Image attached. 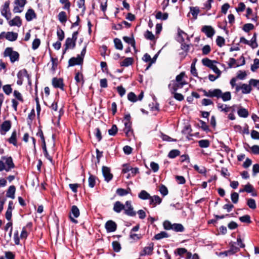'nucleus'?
I'll return each instance as SVG.
<instances>
[{
  "mask_svg": "<svg viewBox=\"0 0 259 259\" xmlns=\"http://www.w3.org/2000/svg\"><path fill=\"white\" fill-rule=\"evenodd\" d=\"M204 96L213 98L215 97L217 99H222L224 102H227L231 99V94L230 92H226L223 93L221 90L215 89L213 90H210L208 92L204 90Z\"/></svg>",
  "mask_w": 259,
  "mask_h": 259,
  "instance_id": "obj_1",
  "label": "nucleus"
},
{
  "mask_svg": "<svg viewBox=\"0 0 259 259\" xmlns=\"http://www.w3.org/2000/svg\"><path fill=\"white\" fill-rule=\"evenodd\" d=\"M185 76V73L184 72H181L176 76L175 80L171 81L168 84L169 89L172 91V92H175L178 89L182 88L184 85L187 84V81L184 79Z\"/></svg>",
  "mask_w": 259,
  "mask_h": 259,
  "instance_id": "obj_2",
  "label": "nucleus"
},
{
  "mask_svg": "<svg viewBox=\"0 0 259 259\" xmlns=\"http://www.w3.org/2000/svg\"><path fill=\"white\" fill-rule=\"evenodd\" d=\"M15 167L11 157L3 156L0 160V171H9Z\"/></svg>",
  "mask_w": 259,
  "mask_h": 259,
  "instance_id": "obj_3",
  "label": "nucleus"
},
{
  "mask_svg": "<svg viewBox=\"0 0 259 259\" xmlns=\"http://www.w3.org/2000/svg\"><path fill=\"white\" fill-rule=\"evenodd\" d=\"M163 226L165 230H172L176 232H183L185 230V228L182 224L179 223L171 224L168 220L163 222Z\"/></svg>",
  "mask_w": 259,
  "mask_h": 259,
  "instance_id": "obj_4",
  "label": "nucleus"
},
{
  "mask_svg": "<svg viewBox=\"0 0 259 259\" xmlns=\"http://www.w3.org/2000/svg\"><path fill=\"white\" fill-rule=\"evenodd\" d=\"M78 34V31H75L72 34V38L68 37L66 39L63 54H64L68 49H72L75 48Z\"/></svg>",
  "mask_w": 259,
  "mask_h": 259,
  "instance_id": "obj_5",
  "label": "nucleus"
},
{
  "mask_svg": "<svg viewBox=\"0 0 259 259\" xmlns=\"http://www.w3.org/2000/svg\"><path fill=\"white\" fill-rule=\"evenodd\" d=\"M4 55L5 57H9L12 63L18 61L19 58V53L13 51L12 48H7L5 50Z\"/></svg>",
  "mask_w": 259,
  "mask_h": 259,
  "instance_id": "obj_6",
  "label": "nucleus"
},
{
  "mask_svg": "<svg viewBox=\"0 0 259 259\" xmlns=\"http://www.w3.org/2000/svg\"><path fill=\"white\" fill-rule=\"evenodd\" d=\"M10 4V1H6L1 9L2 15L7 20H9L11 17V13L9 7Z\"/></svg>",
  "mask_w": 259,
  "mask_h": 259,
  "instance_id": "obj_7",
  "label": "nucleus"
},
{
  "mask_svg": "<svg viewBox=\"0 0 259 259\" xmlns=\"http://www.w3.org/2000/svg\"><path fill=\"white\" fill-rule=\"evenodd\" d=\"M252 85L249 84L243 83L241 85H236L235 88L236 92H238L240 90L242 91V93L244 94H247L251 91Z\"/></svg>",
  "mask_w": 259,
  "mask_h": 259,
  "instance_id": "obj_8",
  "label": "nucleus"
},
{
  "mask_svg": "<svg viewBox=\"0 0 259 259\" xmlns=\"http://www.w3.org/2000/svg\"><path fill=\"white\" fill-rule=\"evenodd\" d=\"M124 213L129 216L134 217L135 216L136 213L134 211V208L132 205L131 201H126L125 204Z\"/></svg>",
  "mask_w": 259,
  "mask_h": 259,
  "instance_id": "obj_9",
  "label": "nucleus"
},
{
  "mask_svg": "<svg viewBox=\"0 0 259 259\" xmlns=\"http://www.w3.org/2000/svg\"><path fill=\"white\" fill-rule=\"evenodd\" d=\"M79 214V210L78 207L75 205L72 206L69 216L71 221L74 223H77V221L74 218H77Z\"/></svg>",
  "mask_w": 259,
  "mask_h": 259,
  "instance_id": "obj_10",
  "label": "nucleus"
},
{
  "mask_svg": "<svg viewBox=\"0 0 259 259\" xmlns=\"http://www.w3.org/2000/svg\"><path fill=\"white\" fill-rule=\"evenodd\" d=\"M102 170L105 181L107 182L110 181L113 178V175L110 172V168L107 166H103Z\"/></svg>",
  "mask_w": 259,
  "mask_h": 259,
  "instance_id": "obj_11",
  "label": "nucleus"
},
{
  "mask_svg": "<svg viewBox=\"0 0 259 259\" xmlns=\"http://www.w3.org/2000/svg\"><path fill=\"white\" fill-rule=\"evenodd\" d=\"M83 63L82 57L80 55H77L76 57H72L69 60V66H72L75 65H80Z\"/></svg>",
  "mask_w": 259,
  "mask_h": 259,
  "instance_id": "obj_12",
  "label": "nucleus"
},
{
  "mask_svg": "<svg viewBox=\"0 0 259 259\" xmlns=\"http://www.w3.org/2000/svg\"><path fill=\"white\" fill-rule=\"evenodd\" d=\"M201 31L204 33L208 37H212L215 33L214 29L211 26L205 25Z\"/></svg>",
  "mask_w": 259,
  "mask_h": 259,
  "instance_id": "obj_13",
  "label": "nucleus"
},
{
  "mask_svg": "<svg viewBox=\"0 0 259 259\" xmlns=\"http://www.w3.org/2000/svg\"><path fill=\"white\" fill-rule=\"evenodd\" d=\"M162 202L161 198L158 195L151 196L149 199V204L152 207H155L157 205L160 204Z\"/></svg>",
  "mask_w": 259,
  "mask_h": 259,
  "instance_id": "obj_14",
  "label": "nucleus"
},
{
  "mask_svg": "<svg viewBox=\"0 0 259 259\" xmlns=\"http://www.w3.org/2000/svg\"><path fill=\"white\" fill-rule=\"evenodd\" d=\"M117 225L112 221H108L105 224V228L108 232H114L116 229Z\"/></svg>",
  "mask_w": 259,
  "mask_h": 259,
  "instance_id": "obj_15",
  "label": "nucleus"
},
{
  "mask_svg": "<svg viewBox=\"0 0 259 259\" xmlns=\"http://www.w3.org/2000/svg\"><path fill=\"white\" fill-rule=\"evenodd\" d=\"M52 84L54 87L56 88H60L63 90V81L61 78H53L52 79Z\"/></svg>",
  "mask_w": 259,
  "mask_h": 259,
  "instance_id": "obj_16",
  "label": "nucleus"
},
{
  "mask_svg": "<svg viewBox=\"0 0 259 259\" xmlns=\"http://www.w3.org/2000/svg\"><path fill=\"white\" fill-rule=\"evenodd\" d=\"M153 250V244L150 243L148 246L144 248L143 251L141 252L140 255L142 256L146 255H150L152 254Z\"/></svg>",
  "mask_w": 259,
  "mask_h": 259,
  "instance_id": "obj_17",
  "label": "nucleus"
},
{
  "mask_svg": "<svg viewBox=\"0 0 259 259\" xmlns=\"http://www.w3.org/2000/svg\"><path fill=\"white\" fill-rule=\"evenodd\" d=\"M125 205L120 201H116L114 204L113 210L117 213H120L122 210H124Z\"/></svg>",
  "mask_w": 259,
  "mask_h": 259,
  "instance_id": "obj_18",
  "label": "nucleus"
},
{
  "mask_svg": "<svg viewBox=\"0 0 259 259\" xmlns=\"http://www.w3.org/2000/svg\"><path fill=\"white\" fill-rule=\"evenodd\" d=\"M9 24L11 26H17L20 27L22 24L20 17L19 16H16L9 22Z\"/></svg>",
  "mask_w": 259,
  "mask_h": 259,
  "instance_id": "obj_19",
  "label": "nucleus"
},
{
  "mask_svg": "<svg viewBox=\"0 0 259 259\" xmlns=\"http://www.w3.org/2000/svg\"><path fill=\"white\" fill-rule=\"evenodd\" d=\"M202 62L204 66H207L211 69L213 67H214L215 65V64L217 63L216 61L211 60L208 58L202 59Z\"/></svg>",
  "mask_w": 259,
  "mask_h": 259,
  "instance_id": "obj_20",
  "label": "nucleus"
},
{
  "mask_svg": "<svg viewBox=\"0 0 259 259\" xmlns=\"http://www.w3.org/2000/svg\"><path fill=\"white\" fill-rule=\"evenodd\" d=\"M36 15L33 10L30 9H29L25 14V18L27 21H30L33 19L35 18Z\"/></svg>",
  "mask_w": 259,
  "mask_h": 259,
  "instance_id": "obj_21",
  "label": "nucleus"
},
{
  "mask_svg": "<svg viewBox=\"0 0 259 259\" xmlns=\"http://www.w3.org/2000/svg\"><path fill=\"white\" fill-rule=\"evenodd\" d=\"M16 188L14 185L10 186L7 191L6 196L8 198L12 199L15 198V193Z\"/></svg>",
  "mask_w": 259,
  "mask_h": 259,
  "instance_id": "obj_22",
  "label": "nucleus"
},
{
  "mask_svg": "<svg viewBox=\"0 0 259 259\" xmlns=\"http://www.w3.org/2000/svg\"><path fill=\"white\" fill-rule=\"evenodd\" d=\"M18 33L14 32H8L6 33V38L11 41H14L17 39Z\"/></svg>",
  "mask_w": 259,
  "mask_h": 259,
  "instance_id": "obj_23",
  "label": "nucleus"
},
{
  "mask_svg": "<svg viewBox=\"0 0 259 259\" xmlns=\"http://www.w3.org/2000/svg\"><path fill=\"white\" fill-rule=\"evenodd\" d=\"M134 62V59L131 57L126 58L124 60L120 62V65L123 67H128L133 64Z\"/></svg>",
  "mask_w": 259,
  "mask_h": 259,
  "instance_id": "obj_24",
  "label": "nucleus"
},
{
  "mask_svg": "<svg viewBox=\"0 0 259 259\" xmlns=\"http://www.w3.org/2000/svg\"><path fill=\"white\" fill-rule=\"evenodd\" d=\"M217 107L219 110L222 112L225 113L228 112L231 108V107L228 106L226 104H224L221 103L217 104Z\"/></svg>",
  "mask_w": 259,
  "mask_h": 259,
  "instance_id": "obj_25",
  "label": "nucleus"
},
{
  "mask_svg": "<svg viewBox=\"0 0 259 259\" xmlns=\"http://www.w3.org/2000/svg\"><path fill=\"white\" fill-rule=\"evenodd\" d=\"M11 127V123L10 121H5L1 125V130L5 132V133L9 131Z\"/></svg>",
  "mask_w": 259,
  "mask_h": 259,
  "instance_id": "obj_26",
  "label": "nucleus"
},
{
  "mask_svg": "<svg viewBox=\"0 0 259 259\" xmlns=\"http://www.w3.org/2000/svg\"><path fill=\"white\" fill-rule=\"evenodd\" d=\"M138 197L142 200L150 199V195L145 190H142L138 194Z\"/></svg>",
  "mask_w": 259,
  "mask_h": 259,
  "instance_id": "obj_27",
  "label": "nucleus"
},
{
  "mask_svg": "<svg viewBox=\"0 0 259 259\" xmlns=\"http://www.w3.org/2000/svg\"><path fill=\"white\" fill-rule=\"evenodd\" d=\"M123 39L125 42L127 43L129 45H131L134 48H135L136 42L133 36H124L123 37Z\"/></svg>",
  "mask_w": 259,
  "mask_h": 259,
  "instance_id": "obj_28",
  "label": "nucleus"
},
{
  "mask_svg": "<svg viewBox=\"0 0 259 259\" xmlns=\"http://www.w3.org/2000/svg\"><path fill=\"white\" fill-rule=\"evenodd\" d=\"M131 122H124L125 127L124 128V132L127 136H128L132 133L131 131Z\"/></svg>",
  "mask_w": 259,
  "mask_h": 259,
  "instance_id": "obj_29",
  "label": "nucleus"
},
{
  "mask_svg": "<svg viewBox=\"0 0 259 259\" xmlns=\"http://www.w3.org/2000/svg\"><path fill=\"white\" fill-rule=\"evenodd\" d=\"M58 19L61 23H65L67 20V15L65 12H60L58 15Z\"/></svg>",
  "mask_w": 259,
  "mask_h": 259,
  "instance_id": "obj_30",
  "label": "nucleus"
},
{
  "mask_svg": "<svg viewBox=\"0 0 259 259\" xmlns=\"http://www.w3.org/2000/svg\"><path fill=\"white\" fill-rule=\"evenodd\" d=\"M193 167L194 169L199 174L205 175L206 172V168L202 165L198 166V165L195 164L193 166Z\"/></svg>",
  "mask_w": 259,
  "mask_h": 259,
  "instance_id": "obj_31",
  "label": "nucleus"
},
{
  "mask_svg": "<svg viewBox=\"0 0 259 259\" xmlns=\"http://www.w3.org/2000/svg\"><path fill=\"white\" fill-rule=\"evenodd\" d=\"M130 191H131V189L129 188L127 190L122 188H118L116 190V193L120 196H123L128 194Z\"/></svg>",
  "mask_w": 259,
  "mask_h": 259,
  "instance_id": "obj_32",
  "label": "nucleus"
},
{
  "mask_svg": "<svg viewBox=\"0 0 259 259\" xmlns=\"http://www.w3.org/2000/svg\"><path fill=\"white\" fill-rule=\"evenodd\" d=\"M239 250V248L238 247L232 245L230 249L229 250L225 252L224 253L226 254V255H232L237 252Z\"/></svg>",
  "mask_w": 259,
  "mask_h": 259,
  "instance_id": "obj_33",
  "label": "nucleus"
},
{
  "mask_svg": "<svg viewBox=\"0 0 259 259\" xmlns=\"http://www.w3.org/2000/svg\"><path fill=\"white\" fill-rule=\"evenodd\" d=\"M155 17L157 19H161L162 20H165L168 18V14L166 13H162L160 11L157 12Z\"/></svg>",
  "mask_w": 259,
  "mask_h": 259,
  "instance_id": "obj_34",
  "label": "nucleus"
},
{
  "mask_svg": "<svg viewBox=\"0 0 259 259\" xmlns=\"http://www.w3.org/2000/svg\"><path fill=\"white\" fill-rule=\"evenodd\" d=\"M89 174L90 177L88 180L89 186L91 188H93L96 185V177L95 176H93L90 174Z\"/></svg>",
  "mask_w": 259,
  "mask_h": 259,
  "instance_id": "obj_35",
  "label": "nucleus"
},
{
  "mask_svg": "<svg viewBox=\"0 0 259 259\" xmlns=\"http://www.w3.org/2000/svg\"><path fill=\"white\" fill-rule=\"evenodd\" d=\"M16 132L13 131L11 137L9 139L8 141L10 143L13 144L15 146L17 145V139H16Z\"/></svg>",
  "mask_w": 259,
  "mask_h": 259,
  "instance_id": "obj_36",
  "label": "nucleus"
},
{
  "mask_svg": "<svg viewBox=\"0 0 259 259\" xmlns=\"http://www.w3.org/2000/svg\"><path fill=\"white\" fill-rule=\"evenodd\" d=\"M247 205L250 208L252 209H254L256 207L255 201L252 198H249L247 200Z\"/></svg>",
  "mask_w": 259,
  "mask_h": 259,
  "instance_id": "obj_37",
  "label": "nucleus"
},
{
  "mask_svg": "<svg viewBox=\"0 0 259 259\" xmlns=\"http://www.w3.org/2000/svg\"><path fill=\"white\" fill-rule=\"evenodd\" d=\"M238 114L240 117L246 118L248 116V112L245 108H240L238 110Z\"/></svg>",
  "mask_w": 259,
  "mask_h": 259,
  "instance_id": "obj_38",
  "label": "nucleus"
},
{
  "mask_svg": "<svg viewBox=\"0 0 259 259\" xmlns=\"http://www.w3.org/2000/svg\"><path fill=\"white\" fill-rule=\"evenodd\" d=\"M51 71L53 72H54L57 67L58 66V59L57 58H54L51 57Z\"/></svg>",
  "mask_w": 259,
  "mask_h": 259,
  "instance_id": "obj_39",
  "label": "nucleus"
},
{
  "mask_svg": "<svg viewBox=\"0 0 259 259\" xmlns=\"http://www.w3.org/2000/svg\"><path fill=\"white\" fill-rule=\"evenodd\" d=\"M168 237V234L164 231H162L159 233L156 234L154 236V238L156 240H160L163 238H167Z\"/></svg>",
  "mask_w": 259,
  "mask_h": 259,
  "instance_id": "obj_40",
  "label": "nucleus"
},
{
  "mask_svg": "<svg viewBox=\"0 0 259 259\" xmlns=\"http://www.w3.org/2000/svg\"><path fill=\"white\" fill-rule=\"evenodd\" d=\"M199 146L201 148H207L210 145V142L208 140H201L198 141Z\"/></svg>",
  "mask_w": 259,
  "mask_h": 259,
  "instance_id": "obj_41",
  "label": "nucleus"
},
{
  "mask_svg": "<svg viewBox=\"0 0 259 259\" xmlns=\"http://www.w3.org/2000/svg\"><path fill=\"white\" fill-rule=\"evenodd\" d=\"M199 12L200 11L198 7H192L190 8V12L195 19H197V15Z\"/></svg>",
  "mask_w": 259,
  "mask_h": 259,
  "instance_id": "obj_42",
  "label": "nucleus"
},
{
  "mask_svg": "<svg viewBox=\"0 0 259 259\" xmlns=\"http://www.w3.org/2000/svg\"><path fill=\"white\" fill-rule=\"evenodd\" d=\"M180 154V151L179 150L174 149L171 150L168 154V156L170 158H174L176 157L177 156H179Z\"/></svg>",
  "mask_w": 259,
  "mask_h": 259,
  "instance_id": "obj_43",
  "label": "nucleus"
},
{
  "mask_svg": "<svg viewBox=\"0 0 259 259\" xmlns=\"http://www.w3.org/2000/svg\"><path fill=\"white\" fill-rule=\"evenodd\" d=\"M114 42L116 49L120 50H122L123 49V46L121 40L119 38H116L114 39Z\"/></svg>",
  "mask_w": 259,
  "mask_h": 259,
  "instance_id": "obj_44",
  "label": "nucleus"
},
{
  "mask_svg": "<svg viewBox=\"0 0 259 259\" xmlns=\"http://www.w3.org/2000/svg\"><path fill=\"white\" fill-rule=\"evenodd\" d=\"M250 41L249 46H251L253 49L257 47V44L256 42V33H254L253 37Z\"/></svg>",
  "mask_w": 259,
  "mask_h": 259,
  "instance_id": "obj_45",
  "label": "nucleus"
},
{
  "mask_svg": "<svg viewBox=\"0 0 259 259\" xmlns=\"http://www.w3.org/2000/svg\"><path fill=\"white\" fill-rule=\"evenodd\" d=\"M24 76L29 78V75L25 69L20 71L17 74V77L18 79H23V78Z\"/></svg>",
  "mask_w": 259,
  "mask_h": 259,
  "instance_id": "obj_46",
  "label": "nucleus"
},
{
  "mask_svg": "<svg viewBox=\"0 0 259 259\" xmlns=\"http://www.w3.org/2000/svg\"><path fill=\"white\" fill-rule=\"evenodd\" d=\"M3 89L4 93L7 95H10L12 92V88L10 84H6L4 85Z\"/></svg>",
  "mask_w": 259,
  "mask_h": 259,
  "instance_id": "obj_47",
  "label": "nucleus"
},
{
  "mask_svg": "<svg viewBox=\"0 0 259 259\" xmlns=\"http://www.w3.org/2000/svg\"><path fill=\"white\" fill-rule=\"evenodd\" d=\"M159 191L163 196H165L168 194V189L167 188L163 185H161L159 186Z\"/></svg>",
  "mask_w": 259,
  "mask_h": 259,
  "instance_id": "obj_48",
  "label": "nucleus"
},
{
  "mask_svg": "<svg viewBox=\"0 0 259 259\" xmlns=\"http://www.w3.org/2000/svg\"><path fill=\"white\" fill-rule=\"evenodd\" d=\"M127 99L132 102H136L138 101L137 96L133 92H130L128 94Z\"/></svg>",
  "mask_w": 259,
  "mask_h": 259,
  "instance_id": "obj_49",
  "label": "nucleus"
},
{
  "mask_svg": "<svg viewBox=\"0 0 259 259\" xmlns=\"http://www.w3.org/2000/svg\"><path fill=\"white\" fill-rule=\"evenodd\" d=\"M113 249L114 251L118 252H119L121 249L120 244L117 241H113L112 243Z\"/></svg>",
  "mask_w": 259,
  "mask_h": 259,
  "instance_id": "obj_50",
  "label": "nucleus"
},
{
  "mask_svg": "<svg viewBox=\"0 0 259 259\" xmlns=\"http://www.w3.org/2000/svg\"><path fill=\"white\" fill-rule=\"evenodd\" d=\"M118 131L117 126L115 124H113L112 127L108 130V134L110 136H114L116 135Z\"/></svg>",
  "mask_w": 259,
  "mask_h": 259,
  "instance_id": "obj_51",
  "label": "nucleus"
},
{
  "mask_svg": "<svg viewBox=\"0 0 259 259\" xmlns=\"http://www.w3.org/2000/svg\"><path fill=\"white\" fill-rule=\"evenodd\" d=\"M239 220L242 223H250V217L249 215L246 214L239 218Z\"/></svg>",
  "mask_w": 259,
  "mask_h": 259,
  "instance_id": "obj_52",
  "label": "nucleus"
},
{
  "mask_svg": "<svg viewBox=\"0 0 259 259\" xmlns=\"http://www.w3.org/2000/svg\"><path fill=\"white\" fill-rule=\"evenodd\" d=\"M249 84L259 91V80L251 79L249 81Z\"/></svg>",
  "mask_w": 259,
  "mask_h": 259,
  "instance_id": "obj_53",
  "label": "nucleus"
},
{
  "mask_svg": "<svg viewBox=\"0 0 259 259\" xmlns=\"http://www.w3.org/2000/svg\"><path fill=\"white\" fill-rule=\"evenodd\" d=\"M231 199L233 203H237L238 201L239 194L236 192H233L231 195Z\"/></svg>",
  "mask_w": 259,
  "mask_h": 259,
  "instance_id": "obj_54",
  "label": "nucleus"
},
{
  "mask_svg": "<svg viewBox=\"0 0 259 259\" xmlns=\"http://www.w3.org/2000/svg\"><path fill=\"white\" fill-rule=\"evenodd\" d=\"M225 42V39L223 37L220 36H218L217 37L216 39V43L219 47H222L223 45H224Z\"/></svg>",
  "mask_w": 259,
  "mask_h": 259,
  "instance_id": "obj_55",
  "label": "nucleus"
},
{
  "mask_svg": "<svg viewBox=\"0 0 259 259\" xmlns=\"http://www.w3.org/2000/svg\"><path fill=\"white\" fill-rule=\"evenodd\" d=\"M258 68H259V59H255L253 61V64L251 65V70L252 71L254 72Z\"/></svg>",
  "mask_w": 259,
  "mask_h": 259,
  "instance_id": "obj_56",
  "label": "nucleus"
},
{
  "mask_svg": "<svg viewBox=\"0 0 259 259\" xmlns=\"http://www.w3.org/2000/svg\"><path fill=\"white\" fill-rule=\"evenodd\" d=\"M40 44V40L39 38H35L32 42V49L34 50L37 49Z\"/></svg>",
  "mask_w": 259,
  "mask_h": 259,
  "instance_id": "obj_57",
  "label": "nucleus"
},
{
  "mask_svg": "<svg viewBox=\"0 0 259 259\" xmlns=\"http://www.w3.org/2000/svg\"><path fill=\"white\" fill-rule=\"evenodd\" d=\"M144 36L146 39L151 40H153L155 38V36L153 35V34L152 33V32H151L149 30H147L146 31V32L145 33V34H144Z\"/></svg>",
  "mask_w": 259,
  "mask_h": 259,
  "instance_id": "obj_58",
  "label": "nucleus"
},
{
  "mask_svg": "<svg viewBox=\"0 0 259 259\" xmlns=\"http://www.w3.org/2000/svg\"><path fill=\"white\" fill-rule=\"evenodd\" d=\"M253 28H254V26L252 24L247 23V24H245L243 26V30L244 31L248 32L250 30H252Z\"/></svg>",
  "mask_w": 259,
  "mask_h": 259,
  "instance_id": "obj_59",
  "label": "nucleus"
},
{
  "mask_svg": "<svg viewBox=\"0 0 259 259\" xmlns=\"http://www.w3.org/2000/svg\"><path fill=\"white\" fill-rule=\"evenodd\" d=\"M244 190L247 193H251L254 190L253 187L249 183L244 186Z\"/></svg>",
  "mask_w": 259,
  "mask_h": 259,
  "instance_id": "obj_60",
  "label": "nucleus"
},
{
  "mask_svg": "<svg viewBox=\"0 0 259 259\" xmlns=\"http://www.w3.org/2000/svg\"><path fill=\"white\" fill-rule=\"evenodd\" d=\"M199 125L204 131L207 132L209 131L208 126L206 122L201 120H199Z\"/></svg>",
  "mask_w": 259,
  "mask_h": 259,
  "instance_id": "obj_61",
  "label": "nucleus"
},
{
  "mask_svg": "<svg viewBox=\"0 0 259 259\" xmlns=\"http://www.w3.org/2000/svg\"><path fill=\"white\" fill-rule=\"evenodd\" d=\"M14 97L19 101L23 102V99L21 94L17 90H15L14 91Z\"/></svg>",
  "mask_w": 259,
  "mask_h": 259,
  "instance_id": "obj_62",
  "label": "nucleus"
},
{
  "mask_svg": "<svg viewBox=\"0 0 259 259\" xmlns=\"http://www.w3.org/2000/svg\"><path fill=\"white\" fill-rule=\"evenodd\" d=\"M57 35L58 38L59 40L62 41L64 38V31L60 29L57 30Z\"/></svg>",
  "mask_w": 259,
  "mask_h": 259,
  "instance_id": "obj_63",
  "label": "nucleus"
},
{
  "mask_svg": "<svg viewBox=\"0 0 259 259\" xmlns=\"http://www.w3.org/2000/svg\"><path fill=\"white\" fill-rule=\"evenodd\" d=\"M150 166L154 172H157L159 169V165L154 162H151Z\"/></svg>",
  "mask_w": 259,
  "mask_h": 259,
  "instance_id": "obj_64",
  "label": "nucleus"
}]
</instances>
